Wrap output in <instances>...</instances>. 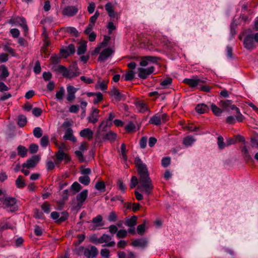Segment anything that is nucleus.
<instances>
[{
  "label": "nucleus",
  "mask_w": 258,
  "mask_h": 258,
  "mask_svg": "<svg viewBox=\"0 0 258 258\" xmlns=\"http://www.w3.org/2000/svg\"><path fill=\"white\" fill-rule=\"evenodd\" d=\"M135 163L137 168L139 179L132 176L131 180L130 187H135L138 184V189L144 192L146 195L149 196L153 192L154 186L146 165L139 157H136Z\"/></svg>",
  "instance_id": "f257e3e1"
},
{
  "label": "nucleus",
  "mask_w": 258,
  "mask_h": 258,
  "mask_svg": "<svg viewBox=\"0 0 258 258\" xmlns=\"http://www.w3.org/2000/svg\"><path fill=\"white\" fill-rule=\"evenodd\" d=\"M219 105L223 108V110L229 111V110H232L235 111L237 114L236 116L237 120L238 122H242L244 117L240 113V109L235 105L232 104V101L229 100H221L220 102Z\"/></svg>",
  "instance_id": "f03ea898"
},
{
  "label": "nucleus",
  "mask_w": 258,
  "mask_h": 258,
  "mask_svg": "<svg viewBox=\"0 0 258 258\" xmlns=\"http://www.w3.org/2000/svg\"><path fill=\"white\" fill-rule=\"evenodd\" d=\"M254 42L258 43V32L247 35L243 40L244 47L248 50L256 48Z\"/></svg>",
  "instance_id": "7ed1b4c3"
},
{
  "label": "nucleus",
  "mask_w": 258,
  "mask_h": 258,
  "mask_svg": "<svg viewBox=\"0 0 258 258\" xmlns=\"http://www.w3.org/2000/svg\"><path fill=\"white\" fill-rule=\"evenodd\" d=\"M78 250L79 252H83L84 255L88 258L95 257L98 254L97 248L94 246H88L87 248L81 246ZM78 254H80V253Z\"/></svg>",
  "instance_id": "20e7f679"
},
{
  "label": "nucleus",
  "mask_w": 258,
  "mask_h": 258,
  "mask_svg": "<svg viewBox=\"0 0 258 258\" xmlns=\"http://www.w3.org/2000/svg\"><path fill=\"white\" fill-rule=\"evenodd\" d=\"M112 239V237L111 236L103 234L100 237L97 239V242L99 243H105V244L104 246L112 247L115 245V242Z\"/></svg>",
  "instance_id": "39448f33"
},
{
  "label": "nucleus",
  "mask_w": 258,
  "mask_h": 258,
  "mask_svg": "<svg viewBox=\"0 0 258 258\" xmlns=\"http://www.w3.org/2000/svg\"><path fill=\"white\" fill-rule=\"evenodd\" d=\"M79 9L76 6H68L63 9L61 13L64 16L71 17L76 15Z\"/></svg>",
  "instance_id": "423d86ee"
},
{
  "label": "nucleus",
  "mask_w": 258,
  "mask_h": 258,
  "mask_svg": "<svg viewBox=\"0 0 258 258\" xmlns=\"http://www.w3.org/2000/svg\"><path fill=\"white\" fill-rule=\"evenodd\" d=\"M16 23H18L23 28L24 31V34L26 35L28 32V27L26 19L24 17H17L10 20V23L15 24Z\"/></svg>",
  "instance_id": "0eeeda50"
},
{
  "label": "nucleus",
  "mask_w": 258,
  "mask_h": 258,
  "mask_svg": "<svg viewBox=\"0 0 258 258\" xmlns=\"http://www.w3.org/2000/svg\"><path fill=\"white\" fill-rule=\"evenodd\" d=\"M154 71L155 68L154 67H150L148 68H139L138 69V76L142 79H146Z\"/></svg>",
  "instance_id": "6e6552de"
},
{
  "label": "nucleus",
  "mask_w": 258,
  "mask_h": 258,
  "mask_svg": "<svg viewBox=\"0 0 258 258\" xmlns=\"http://www.w3.org/2000/svg\"><path fill=\"white\" fill-rule=\"evenodd\" d=\"M206 79L202 78L199 79L198 78H194L192 79H185L183 80V82L186 84L188 85L191 88H194L201 83H204L206 82Z\"/></svg>",
  "instance_id": "1a4fd4ad"
},
{
  "label": "nucleus",
  "mask_w": 258,
  "mask_h": 258,
  "mask_svg": "<svg viewBox=\"0 0 258 258\" xmlns=\"http://www.w3.org/2000/svg\"><path fill=\"white\" fill-rule=\"evenodd\" d=\"M55 157L57 161L55 164L60 163L63 160L68 162L71 160V158L66 153H65L62 148H59L58 151L55 153Z\"/></svg>",
  "instance_id": "9d476101"
},
{
  "label": "nucleus",
  "mask_w": 258,
  "mask_h": 258,
  "mask_svg": "<svg viewBox=\"0 0 258 258\" xmlns=\"http://www.w3.org/2000/svg\"><path fill=\"white\" fill-rule=\"evenodd\" d=\"M99 109L96 108L92 107L90 114L87 117V120L88 121V122L92 123L93 124L96 123L99 120Z\"/></svg>",
  "instance_id": "9b49d317"
},
{
  "label": "nucleus",
  "mask_w": 258,
  "mask_h": 258,
  "mask_svg": "<svg viewBox=\"0 0 258 258\" xmlns=\"http://www.w3.org/2000/svg\"><path fill=\"white\" fill-rule=\"evenodd\" d=\"M88 197V190L85 189L79 193L76 197L77 207L80 208L83 206Z\"/></svg>",
  "instance_id": "f8f14e48"
},
{
  "label": "nucleus",
  "mask_w": 258,
  "mask_h": 258,
  "mask_svg": "<svg viewBox=\"0 0 258 258\" xmlns=\"http://www.w3.org/2000/svg\"><path fill=\"white\" fill-rule=\"evenodd\" d=\"M39 160L40 158L38 156H34L24 163L22 164V167L23 168H27L28 169L34 168L38 163Z\"/></svg>",
  "instance_id": "ddd939ff"
},
{
  "label": "nucleus",
  "mask_w": 258,
  "mask_h": 258,
  "mask_svg": "<svg viewBox=\"0 0 258 258\" xmlns=\"http://www.w3.org/2000/svg\"><path fill=\"white\" fill-rule=\"evenodd\" d=\"M114 53V50L110 47L105 48L100 53L98 60L99 61L104 62Z\"/></svg>",
  "instance_id": "4468645a"
},
{
  "label": "nucleus",
  "mask_w": 258,
  "mask_h": 258,
  "mask_svg": "<svg viewBox=\"0 0 258 258\" xmlns=\"http://www.w3.org/2000/svg\"><path fill=\"white\" fill-rule=\"evenodd\" d=\"M4 205L11 211H15L17 209L16 205V200L13 198L8 197L5 199Z\"/></svg>",
  "instance_id": "2eb2a0df"
},
{
  "label": "nucleus",
  "mask_w": 258,
  "mask_h": 258,
  "mask_svg": "<svg viewBox=\"0 0 258 258\" xmlns=\"http://www.w3.org/2000/svg\"><path fill=\"white\" fill-rule=\"evenodd\" d=\"M58 71L61 72L64 77L68 78H73L78 75L73 71L68 70L63 66H59L58 67Z\"/></svg>",
  "instance_id": "dca6fc26"
},
{
  "label": "nucleus",
  "mask_w": 258,
  "mask_h": 258,
  "mask_svg": "<svg viewBox=\"0 0 258 258\" xmlns=\"http://www.w3.org/2000/svg\"><path fill=\"white\" fill-rule=\"evenodd\" d=\"M67 99L69 101H72L75 98V93H76L78 89L75 88L73 86L69 85L67 86Z\"/></svg>",
  "instance_id": "f3484780"
},
{
  "label": "nucleus",
  "mask_w": 258,
  "mask_h": 258,
  "mask_svg": "<svg viewBox=\"0 0 258 258\" xmlns=\"http://www.w3.org/2000/svg\"><path fill=\"white\" fill-rule=\"evenodd\" d=\"M111 95L117 101H119L125 99V95L121 94L119 90L113 88L110 92Z\"/></svg>",
  "instance_id": "a211bd4d"
},
{
  "label": "nucleus",
  "mask_w": 258,
  "mask_h": 258,
  "mask_svg": "<svg viewBox=\"0 0 258 258\" xmlns=\"http://www.w3.org/2000/svg\"><path fill=\"white\" fill-rule=\"evenodd\" d=\"M79 134L81 137L85 138L89 140H91L93 139L94 134L91 129L89 128H86L81 130Z\"/></svg>",
  "instance_id": "6ab92c4d"
},
{
  "label": "nucleus",
  "mask_w": 258,
  "mask_h": 258,
  "mask_svg": "<svg viewBox=\"0 0 258 258\" xmlns=\"http://www.w3.org/2000/svg\"><path fill=\"white\" fill-rule=\"evenodd\" d=\"M63 138L65 140L71 141L73 143L77 141L76 138L73 135V131L71 128H68L66 130Z\"/></svg>",
  "instance_id": "aec40b11"
},
{
  "label": "nucleus",
  "mask_w": 258,
  "mask_h": 258,
  "mask_svg": "<svg viewBox=\"0 0 258 258\" xmlns=\"http://www.w3.org/2000/svg\"><path fill=\"white\" fill-rule=\"evenodd\" d=\"M147 244V241L145 238H139L135 240L132 242V245L135 247L144 248Z\"/></svg>",
  "instance_id": "412c9836"
},
{
  "label": "nucleus",
  "mask_w": 258,
  "mask_h": 258,
  "mask_svg": "<svg viewBox=\"0 0 258 258\" xmlns=\"http://www.w3.org/2000/svg\"><path fill=\"white\" fill-rule=\"evenodd\" d=\"M136 107L137 109L142 113H145L149 110L147 105L143 101H140L136 103Z\"/></svg>",
  "instance_id": "4be33fe9"
},
{
  "label": "nucleus",
  "mask_w": 258,
  "mask_h": 258,
  "mask_svg": "<svg viewBox=\"0 0 258 258\" xmlns=\"http://www.w3.org/2000/svg\"><path fill=\"white\" fill-rule=\"evenodd\" d=\"M196 110L200 114H203L209 110V107L205 104H199L196 107Z\"/></svg>",
  "instance_id": "5701e85b"
},
{
  "label": "nucleus",
  "mask_w": 258,
  "mask_h": 258,
  "mask_svg": "<svg viewBox=\"0 0 258 258\" xmlns=\"http://www.w3.org/2000/svg\"><path fill=\"white\" fill-rule=\"evenodd\" d=\"M196 140L191 136H188L183 138L182 143L186 147H189L191 146Z\"/></svg>",
  "instance_id": "b1692460"
},
{
  "label": "nucleus",
  "mask_w": 258,
  "mask_h": 258,
  "mask_svg": "<svg viewBox=\"0 0 258 258\" xmlns=\"http://www.w3.org/2000/svg\"><path fill=\"white\" fill-rule=\"evenodd\" d=\"M149 122L151 124L158 125L161 123V116L160 113H157L153 116L150 119Z\"/></svg>",
  "instance_id": "393cba45"
},
{
  "label": "nucleus",
  "mask_w": 258,
  "mask_h": 258,
  "mask_svg": "<svg viewBox=\"0 0 258 258\" xmlns=\"http://www.w3.org/2000/svg\"><path fill=\"white\" fill-rule=\"evenodd\" d=\"M64 30V32L70 33L73 36H77L78 35V31L77 30L73 27H68L65 28H61L60 31Z\"/></svg>",
  "instance_id": "a878e982"
},
{
  "label": "nucleus",
  "mask_w": 258,
  "mask_h": 258,
  "mask_svg": "<svg viewBox=\"0 0 258 258\" xmlns=\"http://www.w3.org/2000/svg\"><path fill=\"white\" fill-rule=\"evenodd\" d=\"M0 78L1 79L4 80L9 76V73L8 69L5 65H2L0 66Z\"/></svg>",
  "instance_id": "bb28decb"
},
{
  "label": "nucleus",
  "mask_w": 258,
  "mask_h": 258,
  "mask_svg": "<svg viewBox=\"0 0 258 258\" xmlns=\"http://www.w3.org/2000/svg\"><path fill=\"white\" fill-rule=\"evenodd\" d=\"M105 8L109 17L112 18L115 17L113 6L110 3H107L105 6Z\"/></svg>",
  "instance_id": "cd10ccee"
},
{
  "label": "nucleus",
  "mask_w": 258,
  "mask_h": 258,
  "mask_svg": "<svg viewBox=\"0 0 258 258\" xmlns=\"http://www.w3.org/2000/svg\"><path fill=\"white\" fill-rule=\"evenodd\" d=\"M22 175H19L16 180V185L19 188H22L26 186V183Z\"/></svg>",
  "instance_id": "c85d7f7f"
},
{
  "label": "nucleus",
  "mask_w": 258,
  "mask_h": 258,
  "mask_svg": "<svg viewBox=\"0 0 258 258\" xmlns=\"http://www.w3.org/2000/svg\"><path fill=\"white\" fill-rule=\"evenodd\" d=\"M18 154L22 157H25L27 156V149L23 146L19 145L17 148Z\"/></svg>",
  "instance_id": "c756f323"
},
{
  "label": "nucleus",
  "mask_w": 258,
  "mask_h": 258,
  "mask_svg": "<svg viewBox=\"0 0 258 258\" xmlns=\"http://www.w3.org/2000/svg\"><path fill=\"white\" fill-rule=\"evenodd\" d=\"M136 216H134L132 217L131 218H128L126 220L125 225L130 227H133L137 224Z\"/></svg>",
  "instance_id": "7c9ffc66"
},
{
  "label": "nucleus",
  "mask_w": 258,
  "mask_h": 258,
  "mask_svg": "<svg viewBox=\"0 0 258 258\" xmlns=\"http://www.w3.org/2000/svg\"><path fill=\"white\" fill-rule=\"evenodd\" d=\"M65 94V90L63 87H61L59 90L57 91L55 94V98L58 101H61Z\"/></svg>",
  "instance_id": "2f4dec72"
},
{
  "label": "nucleus",
  "mask_w": 258,
  "mask_h": 258,
  "mask_svg": "<svg viewBox=\"0 0 258 258\" xmlns=\"http://www.w3.org/2000/svg\"><path fill=\"white\" fill-rule=\"evenodd\" d=\"M211 110L213 113L216 116H220L223 110L219 107H217L215 104H212Z\"/></svg>",
  "instance_id": "473e14b6"
},
{
  "label": "nucleus",
  "mask_w": 258,
  "mask_h": 258,
  "mask_svg": "<svg viewBox=\"0 0 258 258\" xmlns=\"http://www.w3.org/2000/svg\"><path fill=\"white\" fill-rule=\"evenodd\" d=\"M79 181L85 185H88L90 182V179L88 176H82L79 178Z\"/></svg>",
  "instance_id": "72a5a7b5"
},
{
  "label": "nucleus",
  "mask_w": 258,
  "mask_h": 258,
  "mask_svg": "<svg viewBox=\"0 0 258 258\" xmlns=\"http://www.w3.org/2000/svg\"><path fill=\"white\" fill-rule=\"evenodd\" d=\"M125 130L127 133H132L136 130V125L133 122H130L125 126Z\"/></svg>",
  "instance_id": "f704fd0d"
},
{
  "label": "nucleus",
  "mask_w": 258,
  "mask_h": 258,
  "mask_svg": "<svg viewBox=\"0 0 258 258\" xmlns=\"http://www.w3.org/2000/svg\"><path fill=\"white\" fill-rule=\"evenodd\" d=\"M95 187L98 190H99L101 191H104L105 190L106 186H105L104 182L98 181L96 182Z\"/></svg>",
  "instance_id": "c9c22d12"
},
{
  "label": "nucleus",
  "mask_w": 258,
  "mask_h": 258,
  "mask_svg": "<svg viewBox=\"0 0 258 258\" xmlns=\"http://www.w3.org/2000/svg\"><path fill=\"white\" fill-rule=\"evenodd\" d=\"M117 219V216L114 211H111L109 213L107 220L110 222H114Z\"/></svg>",
  "instance_id": "e433bc0d"
},
{
  "label": "nucleus",
  "mask_w": 258,
  "mask_h": 258,
  "mask_svg": "<svg viewBox=\"0 0 258 258\" xmlns=\"http://www.w3.org/2000/svg\"><path fill=\"white\" fill-rule=\"evenodd\" d=\"M87 45L86 43L81 44L78 48L77 53L78 55H82L85 53L86 51Z\"/></svg>",
  "instance_id": "4c0bfd02"
},
{
  "label": "nucleus",
  "mask_w": 258,
  "mask_h": 258,
  "mask_svg": "<svg viewBox=\"0 0 258 258\" xmlns=\"http://www.w3.org/2000/svg\"><path fill=\"white\" fill-rule=\"evenodd\" d=\"M49 142V137L47 135L43 136L40 139V145L42 147L46 148Z\"/></svg>",
  "instance_id": "58836bf2"
},
{
  "label": "nucleus",
  "mask_w": 258,
  "mask_h": 258,
  "mask_svg": "<svg viewBox=\"0 0 258 258\" xmlns=\"http://www.w3.org/2000/svg\"><path fill=\"white\" fill-rule=\"evenodd\" d=\"M117 188L122 192H125L126 187L121 179H118L117 182Z\"/></svg>",
  "instance_id": "ea45409f"
},
{
  "label": "nucleus",
  "mask_w": 258,
  "mask_h": 258,
  "mask_svg": "<svg viewBox=\"0 0 258 258\" xmlns=\"http://www.w3.org/2000/svg\"><path fill=\"white\" fill-rule=\"evenodd\" d=\"M27 123V118L24 115H20L18 117V124L20 127H23Z\"/></svg>",
  "instance_id": "a19ab883"
},
{
  "label": "nucleus",
  "mask_w": 258,
  "mask_h": 258,
  "mask_svg": "<svg viewBox=\"0 0 258 258\" xmlns=\"http://www.w3.org/2000/svg\"><path fill=\"white\" fill-rule=\"evenodd\" d=\"M33 133L34 136L37 138H39L42 136V129L39 127H35L33 130Z\"/></svg>",
  "instance_id": "79ce46f5"
},
{
  "label": "nucleus",
  "mask_w": 258,
  "mask_h": 258,
  "mask_svg": "<svg viewBox=\"0 0 258 258\" xmlns=\"http://www.w3.org/2000/svg\"><path fill=\"white\" fill-rule=\"evenodd\" d=\"M116 134L112 132H109L106 133L104 138L106 140L114 141L116 138Z\"/></svg>",
  "instance_id": "37998d69"
},
{
  "label": "nucleus",
  "mask_w": 258,
  "mask_h": 258,
  "mask_svg": "<svg viewBox=\"0 0 258 258\" xmlns=\"http://www.w3.org/2000/svg\"><path fill=\"white\" fill-rule=\"evenodd\" d=\"M82 188L81 185L77 182H74L71 185V189L77 193L79 192Z\"/></svg>",
  "instance_id": "c03bdc74"
},
{
  "label": "nucleus",
  "mask_w": 258,
  "mask_h": 258,
  "mask_svg": "<svg viewBox=\"0 0 258 258\" xmlns=\"http://www.w3.org/2000/svg\"><path fill=\"white\" fill-rule=\"evenodd\" d=\"M242 153L245 160L248 161L251 159V157L249 155L248 151L245 146L243 147L242 150Z\"/></svg>",
  "instance_id": "a18cd8bd"
},
{
  "label": "nucleus",
  "mask_w": 258,
  "mask_h": 258,
  "mask_svg": "<svg viewBox=\"0 0 258 258\" xmlns=\"http://www.w3.org/2000/svg\"><path fill=\"white\" fill-rule=\"evenodd\" d=\"M135 73L133 71H130L124 75V80L125 81H131L135 77Z\"/></svg>",
  "instance_id": "49530a36"
},
{
  "label": "nucleus",
  "mask_w": 258,
  "mask_h": 258,
  "mask_svg": "<svg viewBox=\"0 0 258 258\" xmlns=\"http://www.w3.org/2000/svg\"><path fill=\"white\" fill-rule=\"evenodd\" d=\"M172 83V79L170 78H167L162 81L160 85L164 88H167Z\"/></svg>",
  "instance_id": "de8ad7c7"
},
{
  "label": "nucleus",
  "mask_w": 258,
  "mask_h": 258,
  "mask_svg": "<svg viewBox=\"0 0 258 258\" xmlns=\"http://www.w3.org/2000/svg\"><path fill=\"white\" fill-rule=\"evenodd\" d=\"M34 217L37 219H43L44 218V215L42 212L36 209L34 211Z\"/></svg>",
  "instance_id": "09e8293b"
},
{
  "label": "nucleus",
  "mask_w": 258,
  "mask_h": 258,
  "mask_svg": "<svg viewBox=\"0 0 258 258\" xmlns=\"http://www.w3.org/2000/svg\"><path fill=\"white\" fill-rule=\"evenodd\" d=\"M127 236V231L124 229L118 230L116 233V236L118 238H124Z\"/></svg>",
  "instance_id": "8fccbe9b"
},
{
  "label": "nucleus",
  "mask_w": 258,
  "mask_h": 258,
  "mask_svg": "<svg viewBox=\"0 0 258 258\" xmlns=\"http://www.w3.org/2000/svg\"><path fill=\"white\" fill-rule=\"evenodd\" d=\"M162 166L167 167L170 164V158L169 157H165L162 158L161 161Z\"/></svg>",
  "instance_id": "3c124183"
},
{
  "label": "nucleus",
  "mask_w": 258,
  "mask_h": 258,
  "mask_svg": "<svg viewBox=\"0 0 258 258\" xmlns=\"http://www.w3.org/2000/svg\"><path fill=\"white\" fill-rule=\"evenodd\" d=\"M95 95L96 96V98L94 99L93 103L96 104L102 100L103 95L100 92L96 93Z\"/></svg>",
  "instance_id": "603ef678"
},
{
  "label": "nucleus",
  "mask_w": 258,
  "mask_h": 258,
  "mask_svg": "<svg viewBox=\"0 0 258 258\" xmlns=\"http://www.w3.org/2000/svg\"><path fill=\"white\" fill-rule=\"evenodd\" d=\"M32 112L34 116H35L36 117H38L41 115V114L42 112V110L40 108L34 107V108L32 109Z\"/></svg>",
  "instance_id": "864d4df0"
},
{
  "label": "nucleus",
  "mask_w": 258,
  "mask_h": 258,
  "mask_svg": "<svg viewBox=\"0 0 258 258\" xmlns=\"http://www.w3.org/2000/svg\"><path fill=\"white\" fill-rule=\"evenodd\" d=\"M68 217V214L67 212H62L61 213V215H59V217L58 219V222L61 223L62 222L65 221L66 220H67Z\"/></svg>",
  "instance_id": "5fc2aeb1"
},
{
  "label": "nucleus",
  "mask_w": 258,
  "mask_h": 258,
  "mask_svg": "<svg viewBox=\"0 0 258 258\" xmlns=\"http://www.w3.org/2000/svg\"><path fill=\"white\" fill-rule=\"evenodd\" d=\"M218 145L219 149H223L225 147V144L224 142L223 138L221 136H219L218 138Z\"/></svg>",
  "instance_id": "6e6d98bb"
},
{
  "label": "nucleus",
  "mask_w": 258,
  "mask_h": 258,
  "mask_svg": "<svg viewBox=\"0 0 258 258\" xmlns=\"http://www.w3.org/2000/svg\"><path fill=\"white\" fill-rule=\"evenodd\" d=\"M41 209L45 213H49L50 211V205L47 203H44L41 205Z\"/></svg>",
  "instance_id": "4d7b16f0"
},
{
  "label": "nucleus",
  "mask_w": 258,
  "mask_h": 258,
  "mask_svg": "<svg viewBox=\"0 0 258 258\" xmlns=\"http://www.w3.org/2000/svg\"><path fill=\"white\" fill-rule=\"evenodd\" d=\"M99 12L98 11H96L94 15L90 18V23L95 25V22L99 17Z\"/></svg>",
  "instance_id": "13d9d810"
},
{
  "label": "nucleus",
  "mask_w": 258,
  "mask_h": 258,
  "mask_svg": "<svg viewBox=\"0 0 258 258\" xmlns=\"http://www.w3.org/2000/svg\"><path fill=\"white\" fill-rule=\"evenodd\" d=\"M38 149V146L37 145L35 144H32L29 147V152L31 154L35 153L37 152Z\"/></svg>",
  "instance_id": "bf43d9fd"
},
{
  "label": "nucleus",
  "mask_w": 258,
  "mask_h": 258,
  "mask_svg": "<svg viewBox=\"0 0 258 258\" xmlns=\"http://www.w3.org/2000/svg\"><path fill=\"white\" fill-rule=\"evenodd\" d=\"M145 224H141L138 226L137 232L139 234L142 235L144 234L145 231Z\"/></svg>",
  "instance_id": "052dcab7"
},
{
  "label": "nucleus",
  "mask_w": 258,
  "mask_h": 258,
  "mask_svg": "<svg viewBox=\"0 0 258 258\" xmlns=\"http://www.w3.org/2000/svg\"><path fill=\"white\" fill-rule=\"evenodd\" d=\"M236 119V116L234 117V116H229L227 117L226 122L228 124H233L235 123Z\"/></svg>",
  "instance_id": "680f3d73"
},
{
  "label": "nucleus",
  "mask_w": 258,
  "mask_h": 258,
  "mask_svg": "<svg viewBox=\"0 0 258 258\" xmlns=\"http://www.w3.org/2000/svg\"><path fill=\"white\" fill-rule=\"evenodd\" d=\"M107 28L108 30V34L110 35L112 33L113 30L116 29V27L112 22H109L107 26Z\"/></svg>",
  "instance_id": "e2e57ef3"
},
{
  "label": "nucleus",
  "mask_w": 258,
  "mask_h": 258,
  "mask_svg": "<svg viewBox=\"0 0 258 258\" xmlns=\"http://www.w3.org/2000/svg\"><path fill=\"white\" fill-rule=\"evenodd\" d=\"M147 138L146 137H143L141 138L140 141V145L142 149L146 148L147 145Z\"/></svg>",
  "instance_id": "0e129e2a"
},
{
  "label": "nucleus",
  "mask_w": 258,
  "mask_h": 258,
  "mask_svg": "<svg viewBox=\"0 0 258 258\" xmlns=\"http://www.w3.org/2000/svg\"><path fill=\"white\" fill-rule=\"evenodd\" d=\"M110 39V37L109 36L106 35L104 36L103 41L100 43L101 47H106L108 45Z\"/></svg>",
  "instance_id": "69168bd1"
},
{
  "label": "nucleus",
  "mask_w": 258,
  "mask_h": 258,
  "mask_svg": "<svg viewBox=\"0 0 258 258\" xmlns=\"http://www.w3.org/2000/svg\"><path fill=\"white\" fill-rule=\"evenodd\" d=\"M70 54H73L75 52V47L73 44H70L68 46L66 47Z\"/></svg>",
  "instance_id": "338daca9"
},
{
  "label": "nucleus",
  "mask_w": 258,
  "mask_h": 258,
  "mask_svg": "<svg viewBox=\"0 0 258 258\" xmlns=\"http://www.w3.org/2000/svg\"><path fill=\"white\" fill-rule=\"evenodd\" d=\"M109 253V250L107 248L102 249L100 251L101 255L104 258L108 257Z\"/></svg>",
  "instance_id": "774afa93"
}]
</instances>
